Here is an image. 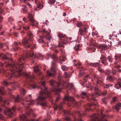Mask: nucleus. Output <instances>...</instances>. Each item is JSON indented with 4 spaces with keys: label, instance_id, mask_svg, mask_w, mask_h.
<instances>
[{
    "label": "nucleus",
    "instance_id": "1",
    "mask_svg": "<svg viewBox=\"0 0 121 121\" xmlns=\"http://www.w3.org/2000/svg\"><path fill=\"white\" fill-rule=\"evenodd\" d=\"M26 80L25 83V86L29 89L35 88L37 87L40 88L41 90L40 95L37 99V105H40L42 107L45 108L48 106V104L46 100L48 98L52 99V95L51 92L48 91L45 86V82H41L38 83L36 82L37 80L34 76H32L27 73L25 74Z\"/></svg>",
    "mask_w": 121,
    "mask_h": 121
},
{
    "label": "nucleus",
    "instance_id": "2",
    "mask_svg": "<svg viewBox=\"0 0 121 121\" xmlns=\"http://www.w3.org/2000/svg\"><path fill=\"white\" fill-rule=\"evenodd\" d=\"M31 57L32 58L38 59V57L34 53L32 52L29 54L26 55V56H23L19 59L18 63L17 62H13L10 58H9L8 56L3 53H0V58L1 57L2 60L4 61L5 64L4 65L6 67L9 66L10 67L11 73L7 72L6 73L5 76L10 79L14 76L19 77L21 75V72L22 70V68L24 67V63L25 62L26 59L27 58L29 57ZM3 64L1 63L0 64V65L2 66Z\"/></svg>",
    "mask_w": 121,
    "mask_h": 121
},
{
    "label": "nucleus",
    "instance_id": "3",
    "mask_svg": "<svg viewBox=\"0 0 121 121\" xmlns=\"http://www.w3.org/2000/svg\"><path fill=\"white\" fill-rule=\"evenodd\" d=\"M63 103H61L58 105H56L54 107V110L56 111L57 109H58L60 113H63L64 114V115L63 118L65 121H72L71 119L68 117L71 114L69 110L65 111L63 109Z\"/></svg>",
    "mask_w": 121,
    "mask_h": 121
},
{
    "label": "nucleus",
    "instance_id": "4",
    "mask_svg": "<svg viewBox=\"0 0 121 121\" xmlns=\"http://www.w3.org/2000/svg\"><path fill=\"white\" fill-rule=\"evenodd\" d=\"M49 84L51 86H53L54 90L57 91L61 92L62 88H64L63 84L56 82L53 80L50 81Z\"/></svg>",
    "mask_w": 121,
    "mask_h": 121
},
{
    "label": "nucleus",
    "instance_id": "5",
    "mask_svg": "<svg viewBox=\"0 0 121 121\" xmlns=\"http://www.w3.org/2000/svg\"><path fill=\"white\" fill-rule=\"evenodd\" d=\"M19 44L20 45H23L25 46L26 48H30L31 49L35 48L36 46L35 44L32 45V43L31 39L30 38H25L23 39L22 42H19Z\"/></svg>",
    "mask_w": 121,
    "mask_h": 121
},
{
    "label": "nucleus",
    "instance_id": "6",
    "mask_svg": "<svg viewBox=\"0 0 121 121\" xmlns=\"http://www.w3.org/2000/svg\"><path fill=\"white\" fill-rule=\"evenodd\" d=\"M80 97L82 99H84L86 97H87L88 100L89 101L92 100L95 101L96 100L95 99L96 95L95 94H92L91 95H89L86 93L84 91L81 92Z\"/></svg>",
    "mask_w": 121,
    "mask_h": 121
},
{
    "label": "nucleus",
    "instance_id": "7",
    "mask_svg": "<svg viewBox=\"0 0 121 121\" xmlns=\"http://www.w3.org/2000/svg\"><path fill=\"white\" fill-rule=\"evenodd\" d=\"M64 99L67 101L68 105L69 106L73 107L77 104L74 99L72 97L67 96L64 98Z\"/></svg>",
    "mask_w": 121,
    "mask_h": 121
},
{
    "label": "nucleus",
    "instance_id": "8",
    "mask_svg": "<svg viewBox=\"0 0 121 121\" xmlns=\"http://www.w3.org/2000/svg\"><path fill=\"white\" fill-rule=\"evenodd\" d=\"M52 66L51 68V71L48 70L47 71V74L48 76L49 77H54L55 74L56 65L55 62L52 63Z\"/></svg>",
    "mask_w": 121,
    "mask_h": 121
},
{
    "label": "nucleus",
    "instance_id": "9",
    "mask_svg": "<svg viewBox=\"0 0 121 121\" xmlns=\"http://www.w3.org/2000/svg\"><path fill=\"white\" fill-rule=\"evenodd\" d=\"M83 115H84V114L82 112L78 111L73 112L72 114V116L73 117L74 121H83L80 118Z\"/></svg>",
    "mask_w": 121,
    "mask_h": 121
},
{
    "label": "nucleus",
    "instance_id": "10",
    "mask_svg": "<svg viewBox=\"0 0 121 121\" xmlns=\"http://www.w3.org/2000/svg\"><path fill=\"white\" fill-rule=\"evenodd\" d=\"M58 36L60 40L58 45L59 47L62 46V44L65 43L64 41H66V39L65 36L61 33H59L58 34Z\"/></svg>",
    "mask_w": 121,
    "mask_h": 121
},
{
    "label": "nucleus",
    "instance_id": "11",
    "mask_svg": "<svg viewBox=\"0 0 121 121\" xmlns=\"http://www.w3.org/2000/svg\"><path fill=\"white\" fill-rule=\"evenodd\" d=\"M28 17L29 19L31 25L33 26L37 27L38 22L34 20L33 15L30 14H29Z\"/></svg>",
    "mask_w": 121,
    "mask_h": 121
},
{
    "label": "nucleus",
    "instance_id": "12",
    "mask_svg": "<svg viewBox=\"0 0 121 121\" xmlns=\"http://www.w3.org/2000/svg\"><path fill=\"white\" fill-rule=\"evenodd\" d=\"M42 35L43 38H45L47 39L50 40L51 39V37L49 35V33L47 32L45 29H44L40 32Z\"/></svg>",
    "mask_w": 121,
    "mask_h": 121
},
{
    "label": "nucleus",
    "instance_id": "13",
    "mask_svg": "<svg viewBox=\"0 0 121 121\" xmlns=\"http://www.w3.org/2000/svg\"><path fill=\"white\" fill-rule=\"evenodd\" d=\"M4 113L5 115L9 117H11L13 116V113L11 112V110L10 108H5L4 109Z\"/></svg>",
    "mask_w": 121,
    "mask_h": 121
},
{
    "label": "nucleus",
    "instance_id": "14",
    "mask_svg": "<svg viewBox=\"0 0 121 121\" xmlns=\"http://www.w3.org/2000/svg\"><path fill=\"white\" fill-rule=\"evenodd\" d=\"M35 73L37 76L41 77L40 78L42 79V76L41 74L42 72L38 69V67L37 66H35L33 67Z\"/></svg>",
    "mask_w": 121,
    "mask_h": 121
},
{
    "label": "nucleus",
    "instance_id": "15",
    "mask_svg": "<svg viewBox=\"0 0 121 121\" xmlns=\"http://www.w3.org/2000/svg\"><path fill=\"white\" fill-rule=\"evenodd\" d=\"M9 99H3L2 97L1 96H0V103H3L4 104L6 103L7 104H9ZM2 110V109L0 107V112H1Z\"/></svg>",
    "mask_w": 121,
    "mask_h": 121
},
{
    "label": "nucleus",
    "instance_id": "16",
    "mask_svg": "<svg viewBox=\"0 0 121 121\" xmlns=\"http://www.w3.org/2000/svg\"><path fill=\"white\" fill-rule=\"evenodd\" d=\"M10 97L11 99L14 100V102L15 103H17L21 101V99H20L18 95L15 97L13 95L11 94Z\"/></svg>",
    "mask_w": 121,
    "mask_h": 121
},
{
    "label": "nucleus",
    "instance_id": "17",
    "mask_svg": "<svg viewBox=\"0 0 121 121\" xmlns=\"http://www.w3.org/2000/svg\"><path fill=\"white\" fill-rule=\"evenodd\" d=\"M95 47L99 49H100L102 50H106L108 49V46L106 45L100 44L99 45H96Z\"/></svg>",
    "mask_w": 121,
    "mask_h": 121
},
{
    "label": "nucleus",
    "instance_id": "18",
    "mask_svg": "<svg viewBox=\"0 0 121 121\" xmlns=\"http://www.w3.org/2000/svg\"><path fill=\"white\" fill-rule=\"evenodd\" d=\"M29 98L27 97L25 99V101L27 102H29V103L27 104L29 105L30 104H33L34 103V102L31 99V95H29Z\"/></svg>",
    "mask_w": 121,
    "mask_h": 121
},
{
    "label": "nucleus",
    "instance_id": "19",
    "mask_svg": "<svg viewBox=\"0 0 121 121\" xmlns=\"http://www.w3.org/2000/svg\"><path fill=\"white\" fill-rule=\"evenodd\" d=\"M101 63L105 65H107L108 64V63L107 62V58L105 56L102 55L100 58Z\"/></svg>",
    "mask_w": 121,
    "mask_h": 121
},
{
    "label": "nucleus",
    "instance_id": "20",
    "mask_svg": "<svg viewBox=\"0 0 121 121\" xmlns=\"http://www.w3.org/2000/svg\"><path fill=\"white\" fill-rule=\"evenodd\" d=\"M86 87L87 88H89L90 90L91 91L93 89H94V90L95 91L96 94L99 95V90L97 87H95L94 88L92 86H87Z\"/></svg>",
    "mask_w": 121,
    "mask_h": 121
},
{
    "label": "nucleus",
    "instance_id": "21",
    "mask_svg": "<svg viewBox=\"0 0 121 121\" xmlns=\"http://www.w3.org/2000/svg\"><path fill=\"white\" fill-rule=\"evenodd\" d=\"M73 85L72 83H68L65 86V89L67 92H69V91L73 87Z\"/></svg>",
    "mask_w": 121,
    "mask_h": 121
},
{
    "label": "nucleus",
    "instance_id": "22",
    "mask_svg": "<svg viewBox=\"0 0 121 121\" xmlns=\"http://www.w3.org/2000/svg\"><path fill=\"white\" fill-rule=\"evenodd\" d=\"M86 30L85 27L84 26V28H80L79 29V33L81 35H83L86 32Z\"/></svg>",
    "mask_w": 121,
    "mask_h": 121
},
{
    "label": "nucleus",
    "instance_id": "23",
    "mask_svg": "<svg viewBox=\"0 0 121 121\" xmlns=\"http://www.w3.org/2000/svg\"><path fill=\"white\" fill-rule=\"evenodd\" d=\"M117 78H115L111 76H108L106 78V80L109 81L110 82H112L114 80L117 79Z\"/></svg>",
    "mask_w": 121,
    "mask_h": 121
},
{
    "label": "nucleus",
    "instance_id": "24",
    "mask_svg": "<svg viewBox=\"0 0 121 121\" xmlns=\"http://www.w3.org/2000/svg\"><path fill=\"white\" fill-rule=\"evenodd\" d=\"M121 107V103H119L117 104L115 106V108L117 111H118L119 110L120 107Z\"/></svg>",
    "mask_w": 121,
    "mask_h": 121
},
{
    "label": "nucleus",
    "instance_id": "25",
    "mask_svg": "<svg viewBox=\"0 0 121 121\" xmlns=\"http://www.w3.org/2000/svg\"><path fill=\"white\" fill-rule=\"evenodd\" d=\"M19 91L22 94L24 95L26 94V91L24 89L20 88L19 89Z\"/></svg>",
    "mask_w": 121,
    "mask_h": 121
},
{
    "label": "nucleus",
    "instance_id": "26",
    "mask_svg": "<svg viewBox=\"0 0 121 121\" xmlns=\"http://www.w3.org/2000/svg\"><path fill=\"white\" fill-rule=\"evenodd\" d=\"M89 65L93 67H95L99 65V63L97 62L95 63H89Z\"/></svg>",
    "mask_w": 121,
    "mask_h": 121
},
{
    "label": "nucleus",
    "instance_id": "27",
    "mask_svg": "<svg viewBox=\"0 0 121 121\" xmlns=\"http://www.w3.org/2000/svg\"><path fill=\"white\" fill-rule=\"evenodd\" d=\"M51 57L52 59H53L54 61L56 60L58 58L56 54H52L51 56Z\"/></svg>",
    "mask_w": 121,
    "mask_h": 121
},
{
    "label": "nucleus",
    "instance_id": "28",
    "mask_svg": "<svg viewBox=\"0 0 121 121\" xmlns=\"http://www.w3.org/2000/svg\"><path fill=\"white\" fill-rule=\"evenodd\" d=\"M101 77H99L97 81V83L98 85L102 84L103 81L101 80Z\"/></svg>",
    "mask_w": 121,
    "mask_h": 121
},
{
    "label": "nucleus",
    "instance_id": "29",
    "mask_svg": "<svg viewBox=\"0 0 121 121\" xmlns=\"http://www.w3.org/2000/svg\"><path fill=\"white\" fill-rule=\"evenodd\" d=\"M70 73L68 72H65L64 76L65 78H68L70 76Z\"/></svg>",
    "mask_w": 121,
    "mask_h": 121
},
{
    "label": "nucleus",
    "instance_id": "30",
    "mask_svg": "<svg viewBox=\"0 0 121 121\" xmlns=\"http://www.w3.org/2000/svg\"><path fill=\"white\" fill-rule=\"evenodd\" d=\"M117 97L116 96H115L113 97L112 99V101L111 102V104L114 103L115 102L117 101Z\"/></svg>",
    "mask_w": 121,
    "mask_h": 121
},
{
    "label": "nucleus",
    "instance_id": "31",
    "mask_svg": "<svg viewBox=\"0 0 121 121\" xmlns=\"http://www.w3.org/2000/svg\"><path fill=\"white\" fill-rule=\"evenodd\" d=\"M112 84H104L103 85V86L104 88H108L110 86H112Z\"/></svg>",
    "mask_w": 121,
    "mask_h": 121
},
{
    "label": "nucleus",
    "instance_id": "32",
    "mask_svg": "<svg viewBox=\"0 0 121 121\" xmlns=\"http://www.w3.org/2000/svg\"><path fill=\"white\" fill-rule=\"evenodd\" d=\"M0 94L2 95H4L5 94V92L3 87H0Z\"/></svg>",
    "mask_w": 121,
    "mask_h": 121
},
{
    "label": "nucleus",
    "instance_id": "33",
    "mask_svg": "<svg viewBox=\"0 0 121 121\" xmlns=\"http://www.w3.org/2000/svg\"><path fill=\"white\" fill-rule=\"evenodd\" d=\"M73 62H76L77 63V64H74V65L76 67L77 66V65H78L79 66H80L81 65V63L80 62H79L78 61H77L76 60H73Z\"/></svg>",
    "mask_w": 121,
    "mask_h": 121
},
{
    "label": "nucleus",
    "instance_id": "34",
    "mask_svg": "<svg viewBox=\"0 0 121 121\" xmlns=\"http://www.w3.org/2000/svg\"><path fill=\"white\" fill-rule=\"evenodd\" d=\"M62 69L64 71L67 70L68 69V68L65 65H63L61 67Z\"/></svg>",
    "mask_w": 121,
    "mask_h": 121
},
{
    "label": "nucleus",
    "instance_id": "35",
    "mask_svg": "<svg viewBox=\"0 0 121 121\" xmlns=\"http://www.w3.org/2000/svg\"><path fill=\"white\" fill-rule=\"evenodd\" d=\"M107 59L110 63H112L113 62V59L112 57L109 56L107 57Z\"/></svg>",
    "mask_w": 121,
    "mask_h": 121
},
{
    "label": "nucleus",
    "instance_id": "36",
    "mask_svg": "<svg viewBox=\"0 0 121 121\" xmlns=\"http://www.w3.org/2000/svg\"><path fill=\"white\" fill-rule=\"evenodd\" d=\"M102 102L103 103L105 104H106L107 102L108 101V98H103L102 99Z\"/></svg>",
    "mask_w": 121,
    "mask_h": 121
},
{
    "label": "nucleus",
    "instance_id": "37",
    "mask_svg": "<svg viewBox=\"0 0 121 121\" xmlns=\"http://www.w3.org/2000/svg\"><path fill=\"white\" fill-rule=\"evenodd\" d=\"M2 84L4 86H7L9 84V83L6 80H4L2 82Z\"/></svg>",
    "mask_w": 121,
    "mask_h": 121
},
{
    "label": "nucleus",
    "instance_id": "38",
    "mask_svg": "<svg viewBox=\"0 0 121 121\" xmlns=\"http://www.w3.org/2000/svg\"><path fill=\"white\" fill-rule=\"evenodd\" d=\"M98 69L99 71L101 73H103L104 72V70L100 67L99 66Z\"/></svg>",
    "mask_w": 121,
    "mask_h": 121
},
{
    "label": "nucleus",
    "instance_id": "39",
    "mask_svg": "<svg viewBox=\"0 0 121 121\" xmlns=\"http://www.w3.org/2000/svg\"><path fill=\"white\" fill-rule=\"evenodd\" d=\"M55 1V0H49L48 3L50 4H52L54 3Z\"/></svg>",
    "mask_w": 121,
    "mask_h": 121
},
{
    "label": "nucleus",
    "instance_id": "40",
    "mask_svg": "<svg viewBox=\"0 0 121 121\" xmlns=\"http://www.w3.org/2000/svg\"><path fill=\"white\" fill-rule=\"evenodd\" d=\"M66 57L64 56H62L59 59L60 60L62 61H65Z\"/></svg>",
    "mask_w": 121,
    "mask_h": 121
},
{
    "label": "nucleus",
    "instance_id": "41",
    "mask_svg": "<svg viewBox=\"0 0 121 121\" xmlns=\"http://www.w3.org/2000/svg\"><path fill=\"white\" fill-rule=\"evenodd\" d=\"M111 73V72L109 70H107L105 73L106 75H110Z\"/></svg>",
    "mask_w": 121,
    "mask_h": 121
},
{
    "label": "nucleus",
    "instance_id": "42",
    "mask_svg": "<svg viewBox=\"0 0 121 121\" xmlns=\"http://www.w3.org/2000/svg\"><path fill=\"white\" fill-rule=\"evenodd\" d=\"M77 69H79V71H81L82 70H84L85 68L84 67H81L80 68V67H76Z\"/></svg>",
    "mask_w": 121,
    "mask_h": 121
},
{
    "label": "nucleus",
    "instance_id": "43",
    "mask_svg": "<svg viewBox=\"0 0 121 121\" xmlns=\"http://www.w3.org/2000/svg\"><path fill=\"white\" fill-rule=\"evenodd\" d=\"M77 26L78 27H81L83 25L82 23L80 22H78L77 24Z\"/></svg>",
    "mask_w": 121,
    "mask_h": 121
},
{
    "label": "nucleus",
    "instance_id": "44",
    "mask_svg": "<svg viewBox=\"0 0 121 121\" xmlns=\"http://www.w3.org/2000/svg\"><path fill=\"white\" fill-rule=\"evenodd\" d=\"M116 70H115L113 69H112V72L113 75H115L116 74Z\"/></svg>",
    "mask_w": 121,
    "mask_h": 121
},
{
    "label": "nucleus",
    "instance_id": "45",
    "mask_svg": "<svg viewBox=\"0 0 121 121\" xmlns=\"http://www.w3.org/2000/svg\"><path fill=\"white\" fill-rule=\"evenodd\" d=\"M22 11L23 13H26L27 12L28 10L27 9H23V8H22Z\"/></svg>",
    "mask_w": 121,
    "mask_h": 121
},
{
    "label": "nucleus",
    "instance_id": "46",
    "mask_svg": "<svg viewBox=\"0 0 121 121\" xmlns=\"http://www.w3.org/2000/svg\"><path fill=\"white\" fill-rule=\"evenodd\" d=\"M60 95H58L57 96L56 98V101H57L60 99Z\"/></svg>",
    "mask_w": 121,
    "mask_h": 121
},
{
    "label": "nucleus",
    "instance_id": "47",
    "mask_svg": "<svg viewBox=\"0 0 121 121\" xmlns=\"http://www.w3.org/2000/svg\"><path fill=\"white\" fill-rule=\"evenodd\" d=\"M89 77V75H87L84 78V80L85 81V82H86V80L87 79V78H88Z\"/></svg>",
    "mask_w": 121,
    "mask_h": 121
},
{
    "label": "nucleus",
    "instance_id": "48",
    "mask_svg": "<svg viewBox=\"0 0 121 121\" xmlns=\"http://www.w3.org/2000/svg\"><path fill=\"white\" fill-rule=\"evenodd\" d=\"M27 34L29 36H33V35L30 31H29L27 33Z\"/></svg>",
    "mask_w": 121,
    "mask_h": 121
},
{
    "label": "nucleus",
    "instance_id": "49",
    "mask_svg": "<svg viewBox=\"0 0 121 121\" xmlns=\"http://www.w3.org/2000/svg\"><path fill=\"white\" fill-rule=\"evenodd\" d=\"M23 28L24 30H27L29 29V27L23 26Z\"/></svg>",
    "mask_w": 121,
    "mask_h": 121
},
{
    "label": "nucleus",
    "instance_id": "50",
    "mask_svg": "<svg viewBox=\"0 0 121 121\" xmlns=\"http://www.w3.org/2000/svg\"><path fill=\"white\" fill-rule=\"evenodd\" d=\"M13 19L11 17H9L8 19V22H11L13 21Z\"/></svg>",
    "mask_w": 121,
    "mask_h": 121
},
{
    "label": "nucleus",
    "instance_id": "51",
    "mask_svg": "<svg viewBox=\"0 0 121 121\" xmlns=\"http://www.w3.org/2000/svg\"><path fill=\"white\" fill-rule=\"evenodd\" d=\"M101 93L103 95H104L106 94L107 92L106 91H104L103 92H101Z\"/></svg>",
    "mask_w": 121,
    "mask_h": 121
},
{
    "label": "nucleus",
    "instance_id": "52",
    "mask_svg": "<svg viewBox=\"0 0 121 121\" xmlns=\"http://www.w3.org/2000/svg\"><path fill=\"white\" fill-rule=\"evenodd\" d=\"M99 77L96 74H94V79L97 78V80L98 79V78Z\"/></svg>",
    "mask_w": 121,
    "mask_h": 121
},
{
    "label": "nucleus",
    "instance_id": "53",
    "mask_svg": "<svg viewBox=\"0 0 121 121\" xmlns=\"http://www.w3.org/2000/svg\"><path fill=\"white\" fill-rule=\"evenodd\" d=\"M16 109V107L15 106H13L12 108V110L13 111H15Z\"/></svg>",
    "mask_w": 121,
    "mask_h": 121
},
{
    "label": "nucleus",
    "instance_id": "54",
    "mask_svg": "<svg viewBox=\"0 0 121 121\" xmlns=\"http://www.w3.org/2000/svg\"><path fill=\"white\" fill-rule=\"evenodd\" d=\"M78 46H79L78 45H77L78 46L77 47H75L74 48V49L76 50V51H78Z\"/></svg>",
    "mask_w": 121,
    "mask_h": 121
},
{
    "label": "nucleus",
    "instance_id": "55",
    "mask_svg": "<svg viewBox=\"0 0 121 121\" xmlns=\"http://www.w3.org/2000/svg\"><path fill=\"white\" fill-rule=\"evenodd\" d=\"M83 72H80V73H79V76H82L83 75Z\"/></svg>",
    "mask_w": 121,
    "mask_h": 121
},
{
    "label": "nucleus",
    "instance_id": "56",
    "mask_svg": "<svg viewBox=\"0 0 121 121\" xmlns=\"http://www.w3.org/2000/svg\"><path fill=\"white\" fill-rule=\"evenodd\" d=\"M18 48L17 46L15 47H14L13 48L14 50V51H16L18 49Z\"/></svg>",
    "mask_w": 121,
    "mask_h": 121
},
{
    "label": "nucleus",
    "instance_id": "57",
    "mask_svg": "<svg viewBox=\"0 0 121 121\" xmlns=\"http://www.w3.org/2000/svg\"><path fill=\"white\" fill-rule=\"evenodd\" d=\"M114 66L115 67L117 68H120L121 67L120 66L118 65H117V66Z\"/></svg>",
    "mask_w": 121,
    "mask_h": 121
},
{
    "label": "nucleus",
    "instance_id": "58",
    "mask_svg": "<svg viewBox=\"0 0 121 121\" xmlns=\"http://www.w3.org/2000/svg\"><path fill=\"white\" fill-rule=\"evenodd\" d=\"M22 6L24 8H23V9H27V7L25 5H22Z\"/></svg>",
    "mask_w": 121,
    "mask_h": 121
},
{
    "label": "nucleus",
    "instance_id": "59",
    "mask_svg": "<svg viewBox=\"0 0 121 121\" xmlns=\"http://www.w3.org/2000/svg\"><path fill=\"white\" fill-rule=\"evenodd\" d=\"M17 34L18 33H14L13 34L16 37H17Z\"/></svg>",
    "mask_w": 121,
    "mask_h": 121
},
{
    "label": "nucleus",
    "instance_id": "60",
    "mask_svg": "<svg viewBox=\"0 0 121 121\" xmlns=\"http://www.w3.org/2000/svg\"><path fill=\"white\" fill-rule=\"evenodd\" d=\"M18 45V43L16 42H15L13 44V46H16Z\"/></svg>",
    "mask_w": 121,
    "mask_h": 121
},
{
    "label": "nucleus",
    "instance_id": "61",
    "mask_svg": "<svg viewBox=\"0 0 121 121\" xmlns=\"http://www.w3.org/2000/svg\"><path fill=\"white\" fill-rule=\"evenodd\" d=\"M3 119V116L1 114H0V119Z\"/></svg>",
    "mask_w": 121,
    "mask_h": 121
},
{
    "label": "nucleus",
    "instance_id": "62",
    "mask_svg": "<svg viewBox=\"0 0 121 121\" xmlns=\"http://www.w3.org/2000/svg\"><path fill=\"white\" fill-rule=\"evenodd\" d=\"M86 110L87 111H91L92 110V109L91 108H87L86 109Z\"/></svg>",
    "mask_w": 121,
    "mask_h": 121
},
{
    "label": "nucleus",
    "instance_id": "63",
    "mask_svg": "<svg viewBox=\"0 0 121 121\" xmlns=\"http://www.w3.org/2000/svg\"><path fill=\"white\" fill-rule=\"evenodd\" d=\"M115 60H117L118 59V57H117V56H115Z\"/></svg>",
    "mask_w": 121,
    "mask_h": 121
},
{
    "label": "nucleus",
    "instance_id": "64",
    "mask_svg": "<svg viewBox=\"0 0 121 121\" xmlns=\"http://www.w3.org/2000/svg\"><path fill=\"white\" fill-rule=\"evenodd\" d=\"M42 6V5L40 4L38 5L37 6V7L38 8H40L41 7V6Z\"/></svg>",
    "mask_w": 121,
    "mask_h": 121
}]
</instances>
